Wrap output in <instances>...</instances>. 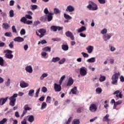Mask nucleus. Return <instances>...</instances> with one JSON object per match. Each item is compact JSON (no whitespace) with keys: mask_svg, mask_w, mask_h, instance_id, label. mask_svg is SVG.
Wrapping results in <instances>:
<instances>
[{"mask_svg":"<svg viewBox=\"0 0 124 124\" xmlns=\"http://www.w3.org/2000/svg\"><path fill=\"white\" fill-rule=\"evenodd\" d=\"M121 73L120 72L118 73H115L111 77V84L112 85H115L117 86L118 85V80H119V77H120Z\"/></svg>","mask_w":124,"mask_h":124,"instance_id":"1","label":"nucleus"},{"mask_svg":"<svg viewBox=\"0 0 124 124\" xmlns=\"http://www.w3.org/2000/svg\"><path fill=\"white\" fill-rule=\"evenodd\" d=\"M87 8H88L89 10H92L93 11L97 10V4L93 1H89L88 2V5L87 6Z\"/></svg>","mask_w":124,"mask_h":124,"instance_id":"2","label":"nucleus"},{"mask_svg":"<svg viewBox=\"0 0 124 124\" xmlns=\"http://www.w3.org/2000/svg\"><path fill=\"white\" fill-rule=\"evenodd\" d=\"M18 96V94L15 93L13 95V96L9 97V99L10 100L9 105L10 106H15V103L16 102V97Z\"/></svg>","mask_w":124,"mask_h":124,"instance_id":"3","label":"nucleus"},{"mask_svg":"<svg viewBox=\"0 0 124 124\" xmlns=\"http://www.w3.org/2000/svg\"><path fill=\"white\" fill-rule=\"evenodd\" d=\"M4 53H5V57L6 58V59H9V60H12V59H13V54H12L13 51L12 50L9 49L5 50H4Z\"/></svg>","mask_w":124,"mask_h":124,"instance_id":"4","label":"nucleus"},{"mask_svg":"<svg viewBox=\"0 0 124 124\" xmlns=\"http://www.w3.org/2000/svg\"><path fill=\"white\" fill-rule=\"evenodd\" d=\"M87 71L88 69H87V68L85 67L82 66L80 68L79 70L80 75L81 76H86V75H87Z\"/></svg>","mask_w":124,"mask_h":124,"instance_id":"5","label":"nucleus"},{"mask_svg":"<svg viewBox=\"0 0 124 124\" xmlns=\"http://www.w3.org/2000/svg\"><path fill=\"white\" fill-rule=\"evenodd\" d=\"M114 35L113 33H109L108 34H105L103 36V39L104 41H108L112 36Z\"/></svg>","mask_w":124,"mask_h":124,"instance_id":"6","label":"nucleus"},{"mask_svg":"<svg viewBox=\"0 0 124 124\" xmlns=\"http://www.w3.org/2000/svg\"><path fill=\"white\" fill-rule=\"evenodd\" d=\"M50 30L52 31H62V30H63V27L56 26L55 25H52L50 27Z\"/></svg>","mask_w":124,"mask_h":124,"instance_id":"7","label":"nucleus"},{"mask_svg":"<svg viewBox=\"0 0 124 124\" xmlns=\"http://www.w3.org/2000/svg\"><path fill=\"white\" fill-rule=\"evenodd\" d=\"M38 31L39 33H40V34L39 35V34H38L37 32H36V34L37 35L39 36L40 38H41L42 37H43V36L45 35V33H46V30L44 29H41L39 30Z\"/></svg>","mask_w":124,"mask_h":124,"instance_id":"8","label":"nucleus"},{"mask_svg":"<svg viewBox=\"0 0 124 124\" xmlns=\"http://www.w3.org/2000/svg\"><path fill=\"white\" fill-rule=\"evenodd\" d=\"M54 89L55 92H60L62 91V84H58L57 83L54 84Z\"/></svg>","mask_w":124,"mask_h":124,"instance_id":"9","label":"nucleus"},{"mask_svg":"<svg viewBox=\"0 0 124 124\" xmlns=\"http://www.w3.org/2000/svg\"><path fill=\"white\" fill-rule=\"evenodd\" d=\"M89 109L91 112H96L97 110V106L95 104H92L90 105Z\"/></svg>","mask_w":124,"mask_h":124,"instance_id":"10","label":"nucleus"},{"mask_svg":"<svg viewBox=\"0 0 124 124\" xmlns=\"http://www.w3.org/2000/svg\"><path fill=\"white\" fill-rule=\"evenodd\" d=\"M25 70L28 73H32V72L33 71L32 67L31 65H27L25 68Z\"/></svg>","mask_w":124,"mask_h":124,"instance_id":"11","label":"nucleus"},{"mask_svg":"<svg viewBox=\"0 0 124 124\" xmlns=\"http://www.w3.org/2000/svg\"><path fill=\"white\" fill-rule=\"evenodd\" d=\"M113 94H116L115 96L117 98H123V94L119 90L114 92Z\"/></svg>","mask_w":124,"mask_h":124,"instance_id":"12","label":"nucleus"},{"mask_svg":"<svg viewBox=\"0 0 124 124\" xmlns=\"http://www.w3.org/2000/svg\"><path fill=\"white\" fill-rule=\"evenodd\" d=\"M75 11V8L71 5H68L66 9V11H67V12H73Z\"/></svg>","mask_w":124,"mask_h":124,"instance_id":"13","label":"nucleus"},{"mask_svg":"<svg viewBox=\"0 0 124 124\" xmlns=\"http://www.w3.org/2000/svg\"><path fill=\"white\" fill-rule=\"evenodd\" d=\"M65 35L67 36V37H69L71 38V40H74V36L73 35L72 32H71L70 31L66 32Z\"/></svg>","mask_w":124,"mask_h":124,"instance_id":"14","label":"nucleus"},{"mask_svg":"<svg viewBox=\"0 0 124 124\" xmlns=\"http://www.w3.org/2000/svg\"><path fill=\"white\" fill-rule=\"evenodd\" d=\"M53 15H54V13H49L46 16V18L48 22H51L53 20Z\"/></svg>","mask_w":124,"mask_h":124,"instance_id":"15","label":"nucleus"},{"mask_svg":"<svg viewBox=\"0 0 124 124\" xmlns=\"http://www.w3.org/2000/svg\"><path fill=\"white\" fill-rule=\"evenodd\" d=\"M7 99H8V97H6L5 98H0V104L1 106L2 105H4L5 104V102L7 101Z\"/></svg>","mask_w":124,"mask_h":124,"instance_id":"16","label":"nucleus"},{"mask_svg":"<svg viewBox=\"0 0 124 124\" xmlns=\"http://www.w3.org/2000/svg\"><path fill=\"white\" fill-rule=\"evenodd\" d=\"M86 50H87V52L89 54H92L93 51V46H89L86 47Z\"/></svg>","mask_w":124,"mask_h":124,"instance_id":"17","label":"nucleus"},{"mask_svg":"<svg viewBox=\"0 0 124 124\" xmlns=\"http://www.w3.org/2000/svg\"><path fill=\"white\" fill-rule=\"evenodd\" d=\"M74 82V81L73 80V78H71V77L69 78L68 80V82H67L66 86L67 87L72 86V85H73Z\"/></svg>","mask_w":124,"mask_h":124,"instance_id":"18","label":"nucleus"},{"mask_svg":"<svg viewBox=\"0 0 124 124\" xmlns=\"http://www.w3.org/2000/svg\"><path fill=\"white\" fill-rule=\"evenodd\" d=\"M110 115L107 114L103 118V122H107V123H109L110 122V119L109 117Z\"/></svg>","mask_w":124,"mask_h":124,"instance_id":"19","label":"nucleus"},{"mask_svg":"<svg viewBox=\"0 0 124 124\" xmlns=\"http://www.w3.org/2000/svg\"><path fill=\"white\" fill-rule=\"evenodd\" d=\"M14 40L16 42H23V41H24V39L23 38L18 36V37H16L15 38H14Z\"/></svg>","mask_w":124,"mask_h":124,"instance_id":"20","label":"nucleus"},{"mask_svg":"<svg viewBox=\"0 0 124 124\" xmlns=\"http://www.w3.org/2000/svg\"><path fill=\"white\" fill-rule=\"evenodd\" d=\"M0 65L1 66H7V63L4 64V60L1 57H0Z\"/></svg>","mask_w":124,"mask_h":124,"instance_id":"21","label":"nucleus"},{"mask_svg":"<svg viewBox=\"0 0 124 124\" xmlns=\"http://www.w3.org/2000/svg\"><path fill=\"white\" fill-rule=\"evenodd\" d=\"M2 27L4 30H8L9 28H10V25H9L7 23H3Z\"/></svg>","mask_w":124,"mask_h":124,"instance_id":"22","label":"nucleus"},{"mask_svg":"<svg viewBox=\"0 0 124 124\" xmlns=\"http://www.w3.org/2000/svg\"><path fill=\"white\" fill-rule=\"evenodd\" d=\"M86 30H87V29L86 28V27L82 26L77 30V31L79 33H81L83 32V31H86Z\"/></svg>","mask_w":124,"mask_h":124,"instance_id":"23","label":"nucleus"},{"mask_svg":"<svg viewBox=\"0 0 124 124\" xmlns=\"http://www.w3.org/2000/svg\"><path fill=\"white\" fill-rule=\"evenodd\" d=\"M28 118V121L29 123H33L34 121V116H33V115H29Z\"/></svg>","mask_w":124,"mask_h":124,"instance_id":"24","label":"nucleus"},{"mask_svg":"<svg viewBox=\"0 0 124 124\" xmlns=\"http://www.w3.org/2000/svg\"><path fill=\"white\" fill-rule=\"evenodd\" d=\"M20 86L21 88H27V87H29V84L25 81H22L20 82Z\"/></svg>","mask_w":124,"mask_h":124,"instance_id":"25","label":"nucleus"},{"mask_svg":"<svg viewBox=\"0 0 124 124\" xmlns=\"http://www.w3.org/2000/svg\"><path fill=\"white\" fill-rule=\"evenodd\" d=\"M62 49L63 51H68V45L63 44L62 45Z\"/></svg>","mask_w":124,"mask_h":124,"instance_id":"26","label":"nucleus"},{"mask_svg":"<svg viewBox=\"0 0 124 124\" xmlns=\"http://www.w3.org/2000/svg\"><path fill=\"white\" fill-rule=\"evenodd\" d=\"M24 110L23 111H24V112H26L27 113V111H30L31 110V108L29 107V105L26 104L24 107Z\"/></svg>","mask_w":124,"mask_h":124,"instance_id":"27","label":"nucleus"},{"mask_svg":"<svg viewBox=\"0 0 124 124\" xmlns=\"http://www.w3.org/2000/svg\"><path fill=\"white\" fill-rule=\"evenodd\" d=\"M87 62L89 63H93L95 62V57H92L91 58H90L87 60Z\"/></svg>","mask_w":124,"mask_h":124,"instance_id":"28","label":"nucleus"},{"mask_svg":"<svg viewBox=\"0 0 124 124\" xmlns=\"http://www.w3.org/2000/svg\"><path fill=\"white\" fill-rule=\"evenodd\" d=\"M59 61H61V58H60V57H53L51 61V62H59Z\"/></svg>","mask_w":124,"mask_h":124,"instance_id":"29","label":"nucleus"},{"mask_svg":"<svg viewBox=\"0 0 124 124\" xmlns=\"http://www.w3.org/2000/svg\"><path fill=\"white\" fill-rule=\"evenodd\" d=\"M53 13L55 15L60 14L61 13V10L58 8H55L53 9Z\"/></svg>","mask_w":124,"mask_h":124,"instance_id":"30","label":"nucleus"},{"mask_svg":"<svg viewBox=\"0 0 124 124\" xmlns=\"http://www.w3.org/2000/svg\"><path fill=\"white\" fill-rule=\"evenodd\" d=\"M71 92L73 94H76V93H77V87H76V86H75L73 88L71 89Z\"/></svg>","mask_w":124,"mask_h":124,"instance_id":"31","label":"nucleus"},{"mask_svg":"<svg viewBox=\"0 0 124 124\" xmlns=\"http://www.w3.org/2000/svg\"><path fill=\"white\" fill-rule=\"evenodd\" d=\"M33 93H34V90L31 89L29 91L28 95L32 97V96H33Z\"/></svg>","mask_w":124,"mask_h":124,"instance_id":"32","label":"nucleus"},{"mask_svg":"<svg viewBox=\"0 0 124 124\" xmlns=\"http://www.w3.org/2000/svg\"><path fill=\"white\" fill-rule=\"evenodd\" d=\"M46 77H48V73H43L40 77V80H43V79L46 78Z\"/></svg>","mask_w":124,"mask_h":124,"instance_id":"33","label":"nucleus"},{"mask_svg":"<svg viewBox=\"0 0 124 124\" xmlns=\"http://www.w3.org/2000/svg\"><path fill=\"white\" fill-rule=\"evenodd\" d=\"M43 51L45 52H51V47L48 46H46L42 49Z\"/></svg>","mask_w":124,"mask_h":124,"instance_id":"34","label":"nucleus"},{"mask_svg":"<svg viewBox=\"0 0 124 124\" xmlns=\"http://www.w3.org/2000/svg\"><path fill=\"white\" fill-rule=\"evenodd\" d=\"M63 16L64 18H65V19H66L67 20H71V19H72V17L66 14H64Z\"/></svg>","mask_w":124,"mask_h":124,"instance_id":"35","label":"nucleus"},{"mask_svg":"<svg viewBox=\"0 0 124 124\" xmlns=\"http://www.w3.org/2000/svg\"><path fill=\"white\" fill-rule=\"evenodd\" d=\"M41 56L44 59H47L48 57H47V52L46 51H43L41 52Z\"/></svg>","mask_w":124,"mask_h":124,"instance_id":"36","label":"nucleus"},{"mask_svg":"<svg viewBox=\"0 0 124 124\" xmlns=\"http://www.w3.org/2000/svg\"><path fill=\"white\" fill-rule=\"evenodd\" d=\"M11 82L10 80V78H8L7 79V81L5 82V85L6 86V87H9L10 86Z\"/></svg>","mask_w":124,"mask_h":124,"instance_id":"37","label":"nucleus"},{"mask_svg":"<svg viewBox=\"0 0 124 124\" xmlns=\"http://www.w3.org/2000/svg\"><path fill=\"white\" fill-rule=\"evenodd\" d=\"M46 107H47V104L45 102H43L41 105V109L43 110V109H45Z\"/></svg>","mask_w":124,"mask_h":124,"instance_id":"38","label":"nucleus"},{"mask_svg":"<svg viewBox=\"0 0 124 124\" xmlns=\"http://www.w3.org/2000/svg\"><path fill=\"white\" fill-rule=\"evenodd\" d=\"M105 80H106V77H105V76L100 75V78H99L100 82H104Z\"/></svg>","mask_w":124,"mask_h":124,"instance_id":"39","label":"nucleus"},{"mask_svg":"<svg viewBox=\"0 0 124 124\" xmlns=\"http://www.w3.org/2000/svg\"><path fill=\"white\" fill-rule=\"evenodd\" d=\"M72 124H80V120L79 119H75L73 120Z\"/></svg>","mask_w":124,"mask_h":124,"instance_id":"40","label":"nucleus"},{"mask_svg":"<svg viewBox=\"0 0 124 124\" xmlns=\"http://www.w3.org/2000/svg\"><path fill=\"white\" fill-rule=\"evenodd\" d=\"M20 22L23 24H26L27 22V19L26 18L25 16H23L20 19Z\"/></svg>","mask_w":124,"mask_h":124,"instance_id":"41","label":"nucleus"},{"mask_svg":"<svg viewBox=\"0 0 124 124\" xmlns=\"http://www.w3.org/2000/svg\"><path fill=\"white\" fill-rule=\"evenodd\" d=\"M65 78V76L63 75V76H62L60 80H59V84H60V85H62V81H63V80H64V78Z\"/></svg>","mask_w":124,"mask_h":124,"instance_id":"42","label":"nucleus"},{"mask_svg":"<svg viewBox=\"0 0 124 124\" xmlns=\"http://www.w3.org/2000/svg\"><path fill=\"white\" fill-rule=\"evenodd\" d=\"M84 109L85 108H84V107H80L78 108V109L77 110V113H81L82 111H84Z\"/></svg>","mask_w":124,"mask_h":124,"instance_id":"43","label":"nucleus"},{"mask_svg":"<svg viewBox=\"0 0 124 124\" xmlns=\"http://www.w3.org/2000/svg\"><path fill=\"white\" fill-rule=\"evenodd\" d=\"M37 5H31V10H35V9H37Z\"/></svg>","mask_w":124,"mask_h":124,"instance_id":"44","label":"nucleus"},{"mask_svg":"<svg viewBox=\"0 0 124 124\" xmlns=\"http://www.w3.org/2000/svg\"><path fill=\"white\" fill-rule=\"evenodd\" d=\"M9 14H10V17H11V18L14 17V11H13V10H10L9 11Z\"/></svg>","mask_w":124,"mask_h":124,"instance_id":"45","label":"nucleus"},{"mask_svg":"<svg viewBox=\"0 0 124 124\" xmlns=\"http://www.w3.org/2000/svg\"><path fill=\"white\" fill-rule=\"evenodd\" d=\"M7 122V118H3L1 121H0V124H4Z\"/></svg>","mask_w":124,"mask_h":124,"instance_id":"46","label":"nucleus"},{"mask_svg":"<svg viewBox=\"0 0 124 124\" xmlns=\"http://www.w3.org/2000/svg\"><path fill=\"white\" fill-rule=\"evenodd\" d=\"M65 61H66L65 58H62L59 61V64H63V63H64V62H65Z\"/></svg>","mask_w":124,"mask_h":124,"instance_id":"47","label":"nucleus"},{"mask_svg":"<svg viewBox=\"0 0 124 124\" xmlns=\"http://www.w3.org/2000/svg\"><path fill=\"white\" fill-rule=\"evenodd\" d=\"M9 47L11 48H14V42L12 41L9 44Z\"/></svg>","mask_w":124,"mask_h":124,"instance_id":"48","label":"nucleus"},{"mask_svg":"<svg viewBox=\"0 0 124 124\" xmlns=\"http://www.w3.org/2000/svg\"><path fill=\"white\" fill-rule=\"evenodd\" d=\"M96 92L97 93H102V89L99 87L97 88L96 89Z\"/></svg>","mask_w":124,"mask_h":124,"instance_id":"49","label":"nucleus"},{"mask_svg":"<svg viewBox=\"0 0 124 124\" xmlns=\"http://www.w3.org/2000/svg\"><path fill=\"white\" fill-rule=\"evenodd\" d=\"M109 49L111 52H114V51H116V47H115L114 46H110Z\"/></svg>","mask_w":124,"mask_h":124,"instance_id":"50","label":"nucleus"},{"mask_svg":"<svg viewBox=\"0 0 124 124\" xmlns=\"http://www.w3.org/2000/svg\"><path fill=\"white\" fill-rule=\"evenodd\" d=\"M20 33L21 35H25V34H26V31L25 30V29H21Z\"/></svg>","mask_w":124,"mask_h":124,"instance_id":"51","label":"nucleus"},{"mask_svg":"<svg viewBox=\"0 0 124 124\" xmlns=\"http://www.w3.org/2000/svg\"><path fill=\"white\" fill-rule=\"evenodd\" d=\"M101 33H102V34H106V33H107V29H106L105 28L103 29L101 31Z\"/></svg>","mask_w":124,"mask_h":124,"instance_id":"52","label":"nucleus"},{"mask_svg":"<svg viewBox=\"0 0 124 124\" xmlns=\"http://www.w3.org/2000/svg\"><path fill=\"white\" fill-rule=\"evenodd\" d=\"M46 103H51V97L48 96L46 97Z\"/></svg>","mask_w":124,"mask_h":124,"instance_id":"53","label":"nucleus"},{"mask_svg":"<svg viewBox=\"0 0 124 124\" xmlns=\"http://www.w3.org/2000/svg\"><path fill=\"white\" fill-rule=\"evenodd\" d=\"M12 30L13 31V32H14L15 33H17V30L16 29V28H15V26H12Z\"/></svg>","mask_w":124,"mask_h":124,"instance_id":"54","label":"nucleus"},{"mask_svg":"<svg viewBox=\"0 0 124 124\" xmlns=\"http://www.w3.org/2000/svg\"><path fill=\"white\" fill-rule=\"evenodd\" d=\"M40 24V21H36L34 22L33 24V27H37V25H39Z\"/></svg>","mask_w":124,"mask_h":124,"instance_id":"55","label":"nucleus"},{"mask_svg":"<svg viewBox=\"0 0 124 124\" xmlns=\"http://www.w3.org/2000/svg\"><path fill=\"white\" fill-rule=\"evenodd\" d=\"M98 1L100 4H104L105 3H106V0H98Z\"/></svg>","mask_w":124,"mask_h":124,"instance_id":"56","label":"nucleus"},{"mask_svg":"<svg viewBox=\"0 0 124 124\" xmlns=\"http://www.w3.org/2000/svg\"><path fill=\"white\" fill-rule=\"evenodd\" d=\"M25 18L26 19H29V20H31V19H32V16L30 15H25Z\"/></svg>","mask_w":124,"mask_h":124,"instance_id":"57","label":"nucleus"},{"mask_svg":"<svg viewBox=\"0 0 124 124\" xmlns=\"http://www.w3.org/2000/svg\"><path fill=\"white\" fill-rule=\"evenodd\" d=\"M5 36H7V37H11V32H7L4 33Z\"/></svg>","mask_w":124,"mask_h":124,"instance_id":"58","label":"nucleus"},{"mask_svg":"<svg viewBox=\"0 0 124 124\" xmlns=\"http://www.w3.org/2000/svg\"><path fill=\"white\" fill-rule=\"evenodd\" d=\"M81 54L83 55L84 58H89V54L84 52H82Z\"/></svg>","mask_w":124,"mask_h":124,"instance_id":"59","label":"nucleus"},{"mask_svg":"<svg viewBox=\"0 0 124 124\" xmlns=\"http://www.w3.org/2000/svg\"><path fill=\"white\" fill-rule=\"evenodd\" d=\"M40 88H38L37 92H36L35 97H38V93H39V92H40Z\"/></svg>","mask_w":124,"mask_h":124,"instance_id":"60","label":"nucleus"},{"mask_svg":"<svg viewBox=\"0 0 124 124\" xmlns=\"http://www.w3.org/2000/svg\"><path fill=\"white\" fill-rule=\"evenodd\" d=\"M52 40H53L54 42H55V41L59 42V41H61V39L59 38H52Z\"/></svg>","mask_w":124,"mask_h":124,"instance_id":"61","label":"nucleus"},{"mask_svg":"<svg viewBox=\"0 0 124 124\" xmlns=\"http://www.w3.org/2000/svg\"><path fill=\"white\" fill-rule=\"evenodd\" d=\"M41 91L43 93H46V92H47V88L45 87H43L42 88Z\"/></svg>","mask_w":124,"mask_h":124,"instance_id":"62","label":"nucleus"},{"mask_svg":"<svg viewBox=\"0 0 124 124\" xmlns=\"http://www.w3.org/2000/svg\"><path fill=\"white\" fill-rule=\"evenodd\" d=\"M21 124H27V119L25 118L21 121Z\"/></svg>","mask_w":124,"mask_h":124,"instance_id":"63","label":"nucleus"},{"mask_svg":"<svg viewBox=\"0 0 124 124\" xmlns=\"http://www.w3.org/2000/svg\"><path fill=\"white\" fill-rule=\"evenodd\" d=\"M120 80L121 82H124V77L123 76H121V77H120Z\"/></svg>","mask_w":124,"mask_h":124,"instance_id":"64","label":"nucleus"}]
</instances>
